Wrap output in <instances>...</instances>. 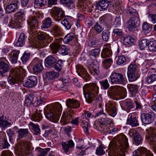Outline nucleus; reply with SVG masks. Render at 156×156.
<instances>
[{
  "label": "nucleus",
  "instance_id": "864d4df0",
  "mask_svg": "<svg viewBox=\"0 0 156 156\" xmlns=\"http://www.w3.org/2000/svg\"><path fill=\"white\" fill-rule=\"evenodd\" d=\"M46 0H35L34 4L35 7L39 8L45 6L46 3Z\"/></svg>",
  "mask_w": 156,
  "mask_h": 156
},
{
  "label": "nucleus",
  "instance_id": "a878e982",
  "mask_svg": "<svg viewBox=\"0 0 156 156\" xmlns=\"http://www.w3.org/2000/svg\"><path fill=\"white\" fill-rule=\"evenodd\" d=\"M96 6L100 10H105L108 8L109 5V2L107 0H101L98 2H96L95 4Z\"/></svg>",
  "mask_w": 156,
  "mask_h": 156
},
{
  "label": "nucleus",
  "instance_id": "5fc2aeb1",
  "mask_svg": "<svg viewBox=\"0 0 156 156\" xmlns=\"http://www.w3.org/2000/svg\"><path fill=\"white\" fill-rule=\"evenodd\" d=\"M15 16L18 20H25L24 12L23 10H20L15 14Z\"/></svg>",
  "mask_w": 156,
  "mask_h": 156
},
{
  "label": "nucleus",
  "instance_id": "aec40b11",
  "mask_svg": "<svg viewBox=\"0 0 156 156\" xmlns=\"http://www.w3.org/2000/svg\"><path fill=\"white\" fill-rule=\"evenodd\" d=\"M37 83V78L34 76H29L27 80L23 83L24 86L28 87H32L36 85Z\"/></svg>",
  "mask_w": 156,
  "mask_h": 156
},
{
  "label": "nucleus",
  "instance_id": "8fccbe9b",
  "mask_svg": "<svg viewBox=\"0 0 156 156\" xmlns=\"http://www.w3.org/2000/svg\"><path fill=\"white\" fill-rule=\"evenodd\" d=\"M28 133V129H20L18 131V138L20 139L26 137Z\"/></svg>",
  "mask_w": 156,
  "mask_h": 156
},
{
  "label": "nucleus",
  "instance_id": "20e7f679",
  "mask_svg": "<svg viewBox=\"0 0 156 156\" xmlns=\"http://www.w3.org/2000/svg\"><path fill=\"white\" fill-rule=\"evenodd\" d=\"M83 90L86 101L91 103L94 100L95 94H98L99 87L96 83H92L85 84L83 87Z\"/></svg>",
  "mask_w": 156,
  "mask_h": 156
},
{
  "label": "nucleus",
  "instance_id": "bf43d9fd",
  "mask_svg": "<svg viewBox=\"0 0 156 156\" xmlns=\"http://www.w3.org/2000/svg\"><path fill=\"white\" fill-rule=\"evenodd\" d=\"M143 32L145 34H148L151 31V28L147 22H144L142 25Z\"/></svg>",
  "mask_w": 156,
  "mask_h": 156
},
{
  "label": "nucleus",
  "instance_id": "473e14b6",
  "mask_svg": "<svg viewBox=\"0 0 156 156\" xmlns=\"http://www.w3.org/2000/svg\"><path fill=\"white\" fill-rule=\"evenodd\" d=\"M25 35L24 34L21 33L20 36L18 40L16 42H14V44L15 46H22L25 43Z\"/></svg>",
  "mask_w": 156,
  "mask_h": 156
},
{
  "label": "nucleus",
  "instance_id": "5701e85b",
  "mask_svg": "<svg viewBox=\"0 0 156 156\" xmlns=\"http://www.w3.org/2000/svg\"><path fill=\"white\" fill-rule=\"evenodd\" d=\"M57 59L52 55H50L46 58L45 60V66L48 67H52L57 62Z\"/></svg>",
  "mask_w": 156,
  "mask_h": 156
},
{
  "label": "nucleus",
  "instance_id": "7c9ffc66",
  "mask_svg": "<svg viewBox=\"0 0 156 156\" xmlns=\"http://www.w3.org/2000/svg\"><path fill=\"white\" fill-rule=\"evenodd\" d=\"M101 24L107 26L111 21V17L109 14H106L101 16L99 19Z\"/></svg>",
  "mask_w": 156,
  "mask_h": 156
},
{
  "label": "nucleus",
  "instance_id": "ea45409f",
  "mask_svg": "<svg viewBox=\"0 0 156 156\" xmlns=\"http://www.w3.org/2000/svg\"><path fill=\"white\" fill-rule=\"evenodd\" d=\"M87 0H79L77 7L80 10L85 11L88 6L86 4Z\"/></svg>",
  "mask_w": 156,
  "mask_h": 156
},
{
  "label": "nucleus",
  "instance_id": "6ab92c4d",
  "mask_svg": "<svg viewBox=\"0 0 156 156\" xmlns=\"http://www.w3.org/2000/svg\"><path fill=\"white\" fill-rule=\"evenodd\" d=\"M127 123L132 127H136L139 125L138 120V116L135 113H131L129 115L127 119Z\"/></svg>",
  "mask_w": 156,
  "mask_h": 156
},
{
  "label": "nucleus",
  "instance_id": "69168bd1",
  "mask_svg": "<svg viewBox=\"0 0 156 156\" xmlns=\"http://www.w3.org/2000/svg\"><path fill=\"white\" fill-rule=\"evenodd\" d=\"M146 81L149 84L156 81V74H153L148 76L146 78Z\"/></svg>",
  "mask_w": 156,
  "mask_h": 156
},
{
  "label": "nucleus",
  "instance_id": "774afa93",
  "mask_svg": "<svg viewBox=\"0 0 156 156\" xmlns=\"http://www.w3.org/2000/svg\"><path fill=\"white\" fill-rule=\"evenodd\" d=\"M110 32L107 30H104L102 32V37L103 40L107 41L109 39Z\"/></svg>",
  "mask_w": 156,
  "mask_h": 156
},
{
  "label": "nucleus",
  "instance_id": "c03bdc74",
  "mask_svg": "<svg viewBox=\"0 0 156 156\" xmlns=\"http://www.w3.org/2000/svg\"><path fill=\"white\" fill-rule=\"evenodd\" d=\"M19 0H10V13L14 12L18 9Z\"/></svg>",
  "mask_w": 156,
  "mask_h": 156
},
{
  "label": "nucleus",
  "instance_id": "0e129e2a",
  "mask_svg": "<svg viewBox=\"0 0 156 156\" xmlns=\"http://www.w3.org/2000/svg\"><path fill=\"white\" fill-rule=\"evenodd\" d=\"M81 121V126L83 129L84 131L86 134L89 133L88 129L89 126V123L85 120Z\"/></svg>",
  "mask_w": 156,
  "mask_h": 156
},
{
  "label": "nucleus",
  "instance_id": "72a5a7b5",
  "mask_svg": "<svg viewBox=\"0 0 156 156\" xmlns=\"http://www.w3.org/2000/svg\"><path fill=\"white\" fill-rule=\"evenodd\" d=\"M123 108L125 110L128 112H129L133 108V105L131 100L129 99L125 100L123 104Z\"/></svg>",
  "mask_w": 156,
  "mask_h": 156
},
{
  "label": "nucleus",
  "instance_id": "cd10ccee",
  "mask_svg": "<svg viewBox=\"0 0 156 156\" xmlns=\"http://www.w3.org/2000/svg\"><path fill=\"white\" fill-rule=\"evenodd\" d=\"M75 0H60V2L62 4L66 6L69 9H73L75 7Z\"/></svg>",
  "mask_w": 156,
  "mask_h": 156
},
{
  "label": "nucleus",
  "instance_id": "f3484780",
  "mask_svg": "<svg viewBox=\"0 0 156 156\" xmlns=\"http://www.w3.org/2000/svg\"><path fill=\"white\" fill-rule=\"evenodd\" d=\"M147 137L149 139L151 144H153L156 141V127H151L147 129Z\"/></svg>",
  "mask_w": 156,
  "mask_h": 156
},
{
  "label": "nucleus",
  "instance_id": "3c124183",
  "mask_svg": "<svg viewBox=\"0 0 156 156\" xmlns=\"http://www.w3.org/2000/svg\"><path fill=\"white\" fill-rule=\"evenodd\" d=\"M99 83L102 89L106 90L109 87L110 84L107 79L100 81Z\"/></svg>",
  "mask_w": 156,
  "mask_h": 156
},
{
  "label": "nucleus",
  "instance_id": "c756f323",
  "mask_svg": "<svg viewBox=\"0 0 156 156\" xmlns=\"http://www.w3.org/2000/svg\"><path fill=\"white\" fill-rule=\"evenodd\" d=\"M139 87L137 85L129 84L127 85V88L129 91L132 96H134L137 93Z\"/></svg>",
  "mask_w": 156,
  "mask_h": 156
},
{
  "label": "nucleus",
  "instance_id": "49530a36",
  "mask_svg": "<svg viewBox=\"0 0 156 156\" xmlns=\"http://www.w3.org/2000/svg\"><path fill=\"white\" fill-rule=\"evenodd\" d=\"M20 22L17 18L16 17L12 18L10 21V27L12 28H20Z\"/></svg>",
  "mask_w": 156,
  "mask_h": 156
},
{
  "label": "nucleus",
  "instance_id": "4d7b16f0",
  "mask_svg": "<svg viewBox=\"0 0 156 156\" xmlns=\"http://www.w3.org/2000/svg\"><path fill=\"white\" fill-rule=\"evenodd\" d=\"M63 64V61L60 59L58 60L55 64L54 66L55 69V70L58 71V72H60L62 69Z\"/></svg>",
  "mask_w": 156,
  "mask_h": 156
},
{
  "label": "nucleus",
  "instance_id": "58836bf2",
  "mask_svg": "<svg viewBox=\"0 0 156 156\" xmlns=\"http://www.w3.org/2000/svg\"><path fill=\"white\" fill-rule=\"evenodd\" d=\"M51 32L55 37H58L61 34V28L57 25H55L52 28Z\"/></svg>",
  "mask_w": 156,
  "mask_h": 156
},
{
  "label": "nucleus",
  "instance_id": "a18cd8bd",
  "mask_svg": "<svg viewBox=\"0 0 156 156\" xmlns=\"http://www.w3.org/2000/svg\"><path fill=\"white\" fill-rule=\"evenodd\" d=\"M76 37L74 33H71L67 34L63 39V41L65 43L67 44L69 42L71 41L74 38H76Z\"/></svg>",
  "mask_w": 156,
  "mask_h": 156
},
{
  "label": "nucleus",
  "instance_id": "9b49d317",
  "mask_svg": "<svg viewBox=\"0 0 156 156\" xmlns=\"http://www.w3.org/2000/svg\"><path fill=\"white\" fill-rule=\"evenodd\" d=\"M87 66L90 73L94 76L99 75V66L98 63L95 64L93 60H89L87 62Z\"/></svg>",
  "mask_w": 156,
  "mask_h": 156
},
{
  "label": "nucleus",
  "instance_id": "1a4fd4ad",
  "mask_svg": "<svg viewBox=\"0 0 156 156\" xmlns=\"http://www.w3.org/2000/svg\"><path fill=\"white\" fill-rule=\"evenodd\" d=\"M111 83L112 84H124L125 79L123 75L119 73L113 72L110 76Z\"/></svg>",
  "mask_w": 156,
  "mask_h": 156
},
{
  "label": "nucleus",
  "instance_id": "bb28decb",
  "mask_svg": "<svg viewBox=\"0 0 156 156\" xmlns=\"http://www.w3.org/2000/svg\"><path fill=\"white\" fill-rule=\"evenodd\" d=\"M136 22L137 20L135 18H132L126 21L125 26L129 30H132L136 27Z\"/></svg>",
  "mask_w": 156,
  "mask_h": 156
},
{
  "label": "nucleus",
  "instance_id": "dca6fc26",
  "mask_svg": "<svg viewBox=\"0 0 156 156\" xmlns=\"http://www.w3.org/2000/svg\"><path fill=\"white\" fill-rule=\"evenodd\" d=\"M42 60L39 59L38 58H35L32 62L33 64L35 65L33 68V70L34 73L37 74L41 72L43 69L42 65Z\"/></svg>",
  "mask_w": 156,
  "mask_h": 156
},
{
  "label": "nucleus",
  "instance_id": "13d9d810",
  "mask_svg": "<svg viewBox=\"0 0 156 156\" xmlns=\"http://www.w3.org/2000/svg\"><path fill=\"white\" fill-rule=\"evenodd\" d=\"M128 13L130 15V16H131V18H135V19H136V20L138 19L137 17L138 16V13L135 9L132 8H130L129 9Z\"/></svg>",
  "mask_w": 156,
  "mask_h": 156
},
{
  "label": "nucleus",
  "instance_id": "9d476101",
  "mask_svg": "<svg viewBox=\"0 0 156 156\" xmlns=\"http://www.w3.org/2000/svg\"><path fill=\"white\" fill-rule=\"evenodd\" d=\"M106 110L108 114L112 117H114L117 113V105L115 102L109 101L105 104Z\"/></svg>",
  "mask_w": 156,
  "mask_h": 156
},
{
  "label": "nucleus",
  "instance_id": "de8ad7c7",
  "mask_svg": "<svg viewBox=\"0 0 156 156\" xmlns=\"http://www.w3.org/2000/svg\"><path fill=\"white\" fill-rule=\"evenodd\" d=\"M113 62V60L111 58L105 59L102 62V65L104 68L108 69L111 66Z\"/></svg>",
  "mask_w": 156,
  "mask_h": 156
},
{
  "label": "nucleus",
  "instance_id": "39448f33",
  "mask_svg": "<svg viewBox=\"0 0 156 156\" xmlns=\"http://www.w3.org/2000/svg\"><path fill=\"white\" fill-rule=\"evenodd\" d=\"M37 37L38 40L37 45L39 48H42L48 46L49 43L51 42L53 39L52 37L42 32L38 33Z\"/></svg>",
  "mask_w": 156,
  "mask_h": 156
},
{
  "label": "nucleus",
  "instance_id": "f704fd0d",
  "mask_svg": "<svg viewBox=\"0 0 156 156\" xmlns=\"http://www.w3.org/2000/svg\"><path fill=\"white\" fill-rule=\"evenodd\" d=\"M50 17L46 18L42 22L41 28H48L50 27L52 25V21Z\"/></svg>",
  "mask_w": 156,
  "mask_h": 156
},
{
  "label": "nucleus",
  "instance_id": "e2e57ef3",
  "mask_svg": "<svg viewBox=\"0 0 156 156\" xmlns=\"http://www.w3.org/2000/svg\"><path fill=\"white\" fill-rule=\"evenodd\" d=\"M111 120L108 118H101L99 119V122L102 126L108 125L111 122Z\"/></svg>",
  "mask_w": 156,
  "mask_h": 156
},
{
  "label": "nucleus",
  "instance_id": "393cba45",
  "mask_svg": "<svg viewBox=\"0 0 156 156\" xmlns=\"http://www.w3.org/2000/svg\"><path fill=\"white\" fill-rule=\"evenodd\" d=\"M63 149L65 153H67L70 151V150L74 147V143L72 140L62 143Z\"/></svg>",
  "mask_w": 156,
  "mask_h": 156
},
{
  "label": "nucleus",
  "instance_id": "2f4dec72",
  "mask_svg": "<svg viewBox=\"0 0 156 156\" xmlns=\"http://www.w3.org/2000/svg\"><path fill=\"white\" fill-rule=\"evenodd\" d=\"M149 150H147L146 148L142 147L135 151L133 154L134 156H144L146 153Z\"/></svg>",
  "mask_w": 156,
  "mask_h": 156
},
{
  "label": "nucleus",
  "instance_id": "2eb2a0df",
  "mask_svg": "<svg viewBox=\"0 0 156 156\" xmlns=\"http://www.w3.org/2000/svg\"><path fill=\"white\" fill-rule=\"evenodd\" d=\"M76 72L78 75L86 81L90 80V76L85 69L80 65H77L76 66Z\"/></svg>",
  "mask_w": 156,
  "mask_h": 156
},
{
  "label": "nucleus",
  "instance_id": "f03ea898",
  "mask_svg": "<svg viewBox=\"0 0 156 156\" xmlns=\"http://www.w3.org/2000/svg\"><path fill=\"white\" fill-rule=\"evenodd\" d=\"M50 14L53 19L56 21H59L64 18V20L61 21L62 24L67 30L71 28L72 22L71 17L65 16V12L61 8L58 7L54 6L50 11Z\"/></svg>",
  "mask_w": 156,
  "mask_h": 156
},
{
  "label": "nucleus",
  "instance_id": "0eeeda50",
  "mask_svg": "<svg viewBox=\"0 0 156 156\" xmlns=\"http://www.w3.org/2000/svg\"><path fill=\"white\" fill-rule=\"evenodd\" d=\"M126 89L120 86H111L108 89L107 94L112 99H115L117 97L122 95L124 93Z\"/></svg>",
  "mask_w": 156,
  "mask_h": 156
},
{
  "label": "nucleus",
  "instance_id": "4468645a",
  "mask_svg": "<svg viewBox=\"0 0 156 156\" xmlns=\"http://www.w3.org/2000/svg\"><path fill=\"white\" fill-rule=\"evenodd\" d=\"M74 112L72 110H69L63 113L60 122L62 125H65L70 122L72 119Z\"/></svg>",
  "mask_w": 156,
  "mask_h": 156
},
{
  "label": "nucleus",
  "instance_id": "680f3d73",
  "mask_svg": "<svg viewBox=\"0 0 156 156\" xmlns=\"http://www.w3.org/2000/svg\"><path fill=\"white\" fill-rule=\"evenodd\" d=\"M148 47L150 51H156V41H151L148 45Z\"/></svg>",
  "mask_w": 156,
  "mask_h": 156
},
{
  "label": "nucleus",
  "instance_id": "6e6552de",
  "mask_svg": "<svg viewBox=\"0 0 156 156\" xmlns=\"http://www.w3.org/2000/svg\"><path fill=\"white\" fill-rule=\"evenodd\" d=\"M21 70L24 72L25 70L22 67L20 69L18 68H12L10 70V84L15 86L19 85L18 82L20 80V74H21Z\"/></svg>",
  "mask_w": 156,
  "mask_h": 156
},
{
  "label": "nucleus",
  "instance_id": "09e8293b",
  "mask_svg": "<svg viewBox=\"0 0 156 156\" xmlns=\"http://www.w3.org/2000/svg\"><path fill=\"white\" fill-rule=\"evenodd\" d=\"M42 118L41 113L38 112L32 114L31 116V119L33 121L37 122H39Z\"/></svg>",
  "mask_w": 156,
  "mask_h": 156
},
{
  "label": "nucleus",
  "instance_id": "412c9836",
  "mask_svg": "<svg viewBox=\"0 0 156 156\" xmlns=\"http://www.w3.org/2000/svg\"><path fill=\"white\" fill-rule=\"evenodd\" d=\"M104 29L102 26L99 24L98 22L95 23L94 26L90 30V33L94 36H95L101 32Z\"/></svg>",
  "mask_w": 156,
  "mask_h": 156
},
{
  "label": "nucleus",
  "instance_id": "4be33fe9",
  "mask_svg": "<svg viewBox=\"0 0 156 156\" xmlns=\"http://www.w3.org/2000/svg\"><path fill=\"white\" fill-rule=\"evenodd\" d=\"M129 135L133 137V142L135 144L138 145L142 144L143 139L141 135L137 132H129Z\"/></svg>",
  "mask_w": 156,
  "mask_h": 156
},
{
  "label": "nucleus",
  "instance_id": "79ce46f5",
  "mask_svg": "<svg viewBox=\"0 0 156 156\" xmlns=\"http://www.w3.org/2000/svg\"><path fill=\"white\" fill-rule=\"evenodd\" d=\"M69 52V49L68 46L63 45L60 46L58 53L62 55H68Z\"/></svg>",
  "mask_w": 156,
  "mask_h": 156
},
{
  "label": "nucleus",
  "instance_id": "b1692460",
  "mask_svg": "<svg viewBox=\"0 0 156 156\" xmlns=\"http://www.w3.org/2000/svg\"><path fill=\"white\" fill-rule=\"evenodd\" d=\"M66 105L67 107L70 108H76L80 107V103L76 100L68 99L66 101Z\"/></svg>",
  "mask_w": 156,
  "mask_h": 156
},
{
  "label": "nucleus",
  "instance_id": "a19ab883",
  "mask_svg": "<svg viewBox=\"0 0 156 156\" xmlns=\"http://www.w3.org/2000/svg\"><path fill=\"white\" fill-rule=\"evenodd\" d=\"M112 55V51L107 48H104L101 54V57L103 58H106L110 57Z\"/></svg>",
  "mask_w": 156,
  "mask_h": 156
},
{
  "label": "nucleus",
  "instance_id": "052dcab7",
  "mask_svg": "<svg viewBox=\"0 0 156 156\" xmlns=\"http://www.w3.org/2000/svg\"><path fill=\"white\" fill-rule=\"evenodd\" d=\"M4 8L6 13H10V0H4Z\"/></svg>",
  "mask_w": 156,
  "mask_h": 156
},
{
  "label": "nucleus",
  "instance_id": "c85d7f7f",
  "mask_svg": "<svg viewBox=\"0 0 156 156\" xmlns=\"http://www.w3.org/2000/svg\"><path fill=\"white\" fill-rule=\"evenodd\" d=\"M50 150L49 148L42 149L40 147H37L36 148L34 153L36 156H46Z\"/></svg>",
  "mask_w": 156,
  "mask_h": 156
},
{
  "label": "nucleus",
  "instance_id": "e433bc0d",
  "mask_svg": "<svg viewBox=\"0 0 156 156\" xmlns=\"http://www.w3.org/2000/svg\"><path fill=\"white\" fill-rule=\"evenodd\" d=\"M59 75V73L58 72H55L54 71L47 72L46 74V77L49 80H54L58 77Z\"/></svg>",
  "mask_w": 156,
  "mask_h": 156
},
{
  "label": "nucleus",
  "instance_id": "37998d69",
  "mask_svg": "<svg viewBox=\"0 0 156 156\" xmlns=\"http://www.w3.org/2000/svg\"><path fill=\"white\" fill-rule=\"evenodd\" d=\"M112 33L113 34V36L116 40H118L120 38H121L123 36V33L122 30L119 29H114Z\"/></svg>",
  "mask_w": 156,
  "mask_h": 156
},
{
  "label": "nucleus",
  "instance_id": "c9c22d12",
  "mask_svg": "<svg viewBox=\"0 0 156 156\" xmlns=\"http://www.w3.org/2000/svg\"><path fill=\"white\" fill-rule=\"evenodd\" d=\"M60 45L57 42H53L50 45V47L52 53L56 54L60 47Z\"/></svg>",
  "mask_w": 156,
  "mask_h": 156
},
{
  "label": "nucleus",
  "instance_id": "603ef678",
  "mask_svg": "<svg viewBox=\"0 0 156 156\" xmlns=\"http://www.w3.org/2000/svg\"><path fill=\"white\" fill-rule=\"evenodd\" d=\"M33 95L32 94H29L26 96L25 100V103L27 104V106H29L31 104H33Z\"/></svg>",
  "mask_w": 156,
  "mask_h": 156
},
{
  "label": "nucleus",
  "instance_id": "423d86ee",
  "mask_svg": "<svg viewBox=\"0 0 156 156\" xmlns=\"http://www.w3.org/2000/svg\"><path fill=\"white\" fill-rule=\"evenodd\" d=\"M127 74L129 80L131 82L136 80L140 77V72L134 63H132L128 67Z\"/></svg>",
  "mask_w": 156,
  "mask_h": 156
},
{
  "label": "nucleus",
  "instance_id": "a211bd4d",
  "mask_svg": "<svg viewBox=\"0 0 156 156\" xmlns=\"http://www.w3.org/2000/svg\"><path fill=\"white\" fill-rule=\"evenodd\" d=\"M40 23L35 16H30L28 20V23L29 25L30 31L33 33L37 28L38 24Z\"/></svg>",
  "mask_w": 156,
  "mask_h": 156
},
{
  "label": "nucleus",
  "instance_id": "338daca9",
  "mask_svg": "<svg viewBox=\"0 0 156 156\" xmlns=\"http://www.w3.org/2000/svg\"><path fill=\"white\" fill-rule=\"evenodd\" d=\"M94 22V20L93 18L89 17L86 19L85 23L87 26L90 28L93 26Z\"/></svg>",
  "mask_w": 156,
  "mask_h": 156
},
{
  "label": "nucleus",
  "instance_id": "7ed1b4c3",
  "mask_svg": "<svg viewBox=\"0 0 156 156\" xmlns=\"http://www.w3.org/2000/svg\"><path fill=\"white\" fill-rule=\"evenodd\" d=\"M46 108L47 111L45 115L46 117L54 122H58L62 109L61 104L58 102H56L47 105Z\"/></svg>",
  "mask_w": 156,
  "mask_h": 156
},
{
  "label": "nucleus",
  "instance_id": "6e6d98bb",
  "mask_svg": "<svg viewBox=\"0 0 156 156\" xmlns=\"http://www.w3.org/2000/svg\"><path fill=\"white\" fill-rule=\"evenodd\" d=\"M148 40L146 39H144L140 42L139 46L141 50H144L148 46Z\"/></svg>",
  "mask_w": 156,
  "mask_h": 156
},
{
  "label": "nucleus",
  "instance_id": "4c0bfd02",
  "mask_svg": "<svg viewBox=\"0 0 156 156\" xmlns=\"http://www.w3.org/2000/svg\"><path fill=\"white\" fill-rule=\"evenodd\" d=\"M9 66L4 61H0V74L3 75L9 69Z\"/></svg>",
  "mask_w": 156,
  "mask_h": 156
},
{
  "label": "nucleus",
  "instance_id": "f257e3e1",
  "mask_svg": "<svg viewBox=\"0 0 156 156\" xmlns=\"http://www.w3.org/2000/svg\"><path fill=\"white\" fill-rule=\"evenodd\" d=\"M128 139L123 133L114 138L112 144L109 147V156H125V153L129 148Z\"/></svg>",
  "mask_w": 156,
  "mask_h": 156
},
{
  "label": "nucleus",
  "instance_id": "ddd939ff",
  "mask_svg": "<svg viewBox=\"0 0 156 156\" xmlns=\"http://www.w3.org/2000/svg\"><path fill=\"white\" fill-rule=\"evenodd\" d=\"M155 114L153 112L147 113H142L140 115V118L142 122L145 124L152 123L154 121Z\"/></svg>",
  "mask_w": 156,
  "mask_h": 156
},
{
  "label": "nucleus",
  "instance_id": "f8f14e48",
  "mask_svg": "<svg viewBox=\"0 0 156 156\" xmlns=\"http://www.w3.org/2000/svg\"><path fill=\"white\" fill-rule=\"evenodd\" d=\"M30 142L29 141H23L20 144L18 150L22 155L26 156L30 152Z\"/></svg>",
  "mask_w": 156,
  "mask_h": 156
}]
</instances>
